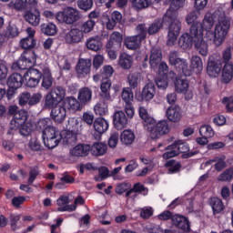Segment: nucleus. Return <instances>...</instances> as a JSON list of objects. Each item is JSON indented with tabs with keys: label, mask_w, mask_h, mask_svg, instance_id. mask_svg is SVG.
I'll return each instance as SVG.
<instances>
[{
	"label": "nucleus",
	"mask_w": 233,
	"mask_h": 233,
	"mask_svg": "<svg viewBox=\"0 0 233 233\" xmlns=\"http://www.w3.org/2000/svg\"><path fill=\"white\" fill-rule=\"evenodd\" d=\"M149 59H163V52L161 51V48L157 46L152 47Z\"/></svg>",
	"instance_id": "64"
},
{
	"label": "nucleus",
	"mask_w": 233,
	"mask_h": 233,
	"mask_svg": "<svg viewBox=\"0 0 233 233\" xmlns=\"http://www.w3.org/2000/svg\"><path fill=\"white\" fill-rule=\"evenodd\" d=\"M89 152L90 146L85 144H79L70 149V154L75 157H85L86 156H88Z\"/></svg>",
	"instance_id": "26"
},
{
	"label": "nucleus",
	"mask_w": 233,
	"mask_h": 233,
	"mask_svg": "<svg viewBox=\"0 0 233 233\" xmlns=\"http://www.w3.org/2000/svg\"><path fill=\"white\" fill-rule=\"evenodd\" d=\"M28 147L33 152H39L41 150V142L36 137L31 138Z\"/></svg>",
	"instance_id": "63"
},
{
	"label": "nucleus",
	"mask_w": 233,
	"mask_h": 233,
	"mask_svg": "<svg viewBox=\"0 0 233 233\" xmlns=\"http://www.w3.org/2000/svg\"><path fill=\"white\" fill-rule=\"evenodd\" d=\"M78 100L83 105L92 101V89L90 87H82L78 91Z\"/></svg>",
	"instance_id": "34"
},
{
	"label": "nucleus",
	"mask_w": 233,
	"mask_h": 233,
	"mask_svg": "<svg viewBox=\"0 0 233 233\" xmlns=\"http://www.w3.org/2000/svg\"><path fill=\"white\" fill-rule=\"evenodd\" d=\"M111 86H112V82L110 80L104 81L100 85L101 97H103V99H106V101H109V99H111V96H110Z\"/></svg>",
	"instance_id": "41"
},
{
	"label": "nucleus",
	"mask_w": 233,
	"mask_h": 233,
	"mask_svg": "<svg viewBox=\"0 0 233 233\" xmlns=\"http://www.w3.org/2000/svg\"><path fill=\"white\" fill-rule=\"evenodd\" d=\"M96 26V20L89 19L81 25L82 34H90Z\"/></svg>",
	"instance_id": "51"
},
{
	"label": "nucleus",
	"mask_w": 233,
	"mask_h": 233,
	"mask_svg": "<svg viewBox=\"0 0 233 233\" xmlns=\"http://www.w3.org/2000/svg\"><path fill=\"white\" fill-rule=\"evenodd\" d=\"M199 134L202 137H214V129L208 125H204L199 129Z\"/></svg>",
	"instance_id": "52"
},
{
	"label": "nucleus",
	"mask_w": 233,
	"mask_h": 233,
	"mask_svg": "<svg viewBox=\"0 0 233 233\" xmlns=\"http://www.w3.org/2000/svg\"><path fill=\"white\" fill-rule=\"evenodd\" d=\"M28 119V112L25 110H20L14 115V117L10 123L11 130H17L20 127H23L26 120Z\"/></svg>",
	"instance_id": "11"
},
{
	"label": "nucleus",
	"mask_w": 233,
	"mask_h": 233,
	"mask_svg": "<svg viewBox=\"0 0 233 233\" xmlns=\"http://www.w3.org/2000/svg\"><path fill=\"white\" fill-rule=\"evenodd\" d=\"M94 110L96 116H106V114H108V104L103 100H100L94 106Z\"/></svg>",
	"instance_id": "45"
},
{
	"label": "nucleus",
	"mask_w": 233,
	"mask_h": 233,
	"mask_svg": "<svg viewBox=\"0 0 233 233\" xmlns=\"http://www.w3.org/2000/svg\"><path fill=\"white\" fill-rule=\"evenodd\" d=\"M91 154L92 156L99 157V156H105L106 154L107 147L105 143H95L91 147Z\"/></svg>",
	"instance_id": "40"
},
{
	"label": "nucleus",
	"mask_w": 233,
	"mask_h": 233,
	"mask_svg": "<svg viewBox=\"0 0 233 233\" xmlns=\"http://www.w3.org/2000/svg\"><path fill=\"white\" fill-rule=\"evenodd\" d=\"M42 139L46 148H56V147H57V145H59V142L61 141V133L59 132V130H57V128L51 126L50 127H47L43 131Z\"/></svg>",
	"instance_id": "6"
},
{
	"label": "nucleus",
	"mask_w": 233,
	"mask_h": 233,
	"mask_svg": "<svg viewBox=\"0 0 233 233\" xmlns=\"http://www.w3.org/2000/svg\"><path fill=\"white\" fill-rule=\"evenodd\" d=\"M138 112L139 116L144 121V128L148 133L150 139H159L161 136L170 132L168 123L165 120L156 123V119L148 116V111L145 106H140Z\"/></svg>",
	"instance_id": "2"
},
{
	"label": "nucleus",
	"mask_w": 233,
	"mask_h": 233,
	"mask_svg": "<svg viewBox=\"0 0 233 233\" xmlns=\"http://www.w3.org/2000/svg\"><path fill=\"white\" fill-rule=\"evenodd\" d=\"M228 30H230V20L222 18L218 21L214 33H209L213 37V43L216 46H221V45H223V41H225V37H227Z\"/></svg>",
	"instance_id": "5"
},
{
	"label": "nucleus",
	"mask_w": 233,
	"mask_h": 233,
	"mask_svg": "<svg viewBox=\"0 0 233 233\" xmlns=\"http://www.w3.org/2000/svg\"><path fill=\"white\" fill-rule=\"evenodd\" d=\"M173 148H176L178 154H187V152H189L190 150L188 143L183 140H176L173 144L167 147V150H173Z\"/></svg>",
	"instance_id": "31"
},
{
	"label": "nucleus",
	"mask_w": 233,
	"mask_h": 233,
	"mask_svg": "<svg viewBox=\"0 0 233 233\" xmlns=\"http://www.w3.org/2000/svg\"><path fill=\"white\" fill-rule=\"evenodd\" d=\"M24 19L29 25H32V26H39V23H41V13L37 9H35L34 12L25 11Z\"/></svg>",
	"instance_id": "19"
},
{
	"label": "nucleus",
	"mask_w": 233,
	"mask_h": 233,
	"mask_svg": "<svg viewBox=\"0 0 233 233\" xmlns=\"http://www.w3.org/2000/svg\"><path fill=\"white\" fill-rule=\"evenodd\" d=\"M16 35H19V30L17 29V26L15 25H9L6 27L5 37H16Z\"/></svg>",
	"instance_id": "56"
},
{
	"label": "nucleus",
	"mask_w": 233,
	"mask_h": 233,
	"mask_svg": "<svg viewBox=\"0 0 233 233\" xmlns=\"http://www.w3.org/2000/svg\"><path fill=\"white\" fill-rule=\"evenodd\" d=\"M35 63V60L18 59L16 62L13 63L12 70H15V72H19V70H26L32 68Z\"/></svg>",
	"instance_id": "28"
},
{
	"label": "nucleus",
	"mask_w": 233,
	"mask_h": 233,
	"mask_svg": "<svg viewBox=\"0 0 233 233\" xmlns=\"http://www.w3.org/2000/svg\"><path fill=\"white\" fill-rule=\"evenodd\" d=\"M175 90L178 94H187L188 92V80H187V76H177L175 81Z\"/></svg>",
	"instance_id": "25"
},
{
	"label": "nucleus",
	"mask_w": 233,
	"mask_h": 233,
	"mask_svg": "<svg viewBox=\"0 0 233 233\" xmlns=\"http://www.w3.org/2000/svg\"><path fill=\"white\" fill-rule=\"evenodd\" d=\"M169 8L163 16L164 23L170 25L167 45L174 46L181 32V22L177 19V10L185 6V0H169Z\"/></svg>",
	"instance_id": "1"
},
{
	"label": "nucleus",
	"mask_w": 233,
	"mask_h": 233,
	"mask_svg": "<svg viewBox=\"0 0 233 233\" xmlns=\"http://www.w3.org/2000/svg\"><path fill=\"white\" fill-rule=\"evenodd\" d=\"M169 63L185 76L199 74L203 70V61L201 59H193L190 61V65L185 59H170Z\"/></svg>",
	"instance_id": "3"
},
{
	"label": "nucleus",
	"mask_w": 233,
	"mask_h": 233,
	"mask_svg": "<svg viewBox=\"0 0 233 233\" xmlns=\"http://www.w3.org/2000/svg\"><path fill=\"white\" fill-rule=\"evenodd\" d=\"M178 46L183 50H190L192 46H196V39L188 33H184L178 39Z\"/></svg>",
	"instance_id": "16"
},
{
	"label": "nucleus",
	"mask_w": 233,
	"mask_h": 233,
	"mask_svg": "<svg viewBox=\"0 0 233 233\" xmlns=\"http://www.w3.org/2000/svg\"><path fill=\"white\" fill-rule=\"evenodd\" d=\"M80 106L81 104L74 96L66 97L64 100V107L67 108L68 110H79Z\"/></svg>",
	"instance_id": "42"
},
{
	"label": "nucleus",
	"mask_w": 233,
	"mask_h": 233,
	"mask_svg": "<svg viewBox=\"0 0 233 233\" xmlns=\"http://www.w3.org/2000/svg\"><path fill=\"white\" fill-rule=\"evenodd\" d=\"M123 43V35L115 31L110 35L109 40L106 44V48H121Z\"/></svg>",
	"instance_id": "24"
},
{
	"label": "nucleus",
	"mask_w": 233,
	"mask_h": 233,
	"mask_svg": "<svg viewBox=\"0 0 233 233\" xmlns=\"http://www.w3.org/2000/svg\"><path fill=\"white\" fill-rule=\"evenodd\" d=\"M67 131L70 132H79L81 130V124L79 123V120L76 117H71L67 121L66 125Z\"/></svg>",
	"instance_id": "46"
},
{
	"label": "nucleus",
	"mask_w": 233,
	"mask_h": 233,
	"mask_svg": "<svg viewBox=\"0 0 233 233\" xmlns=\"http://www.w3.org/2000/svg\"><path fill=\"white\" fill-rule=\"evenodd\" d=\"M90 66H92L90 59H80L76 65L77 77H86L90 74Z\"/></svg>",
	"instance_id": "13"
},
{
	"label": "nucleus",
	"mask_w": 233,
	"mask_h": 233,
	"mask_svg": "<svg viewBox=\"0 0 233 233\" xmlns=\"http://www.w3.org/2000/svg\"><path fill=\"white\" fill-rule=\"evenodd\" d=\"M43 77V73L37 69L31 68L25 75L24 78L25 79V85L29 88H35L41 78Z\"/></svg>",
	"instance_id": "9"
},
{
	"label": "nucleus",
	"mask_w": 233,
	"mask_h": 233,
	"mask_svg": "<svg viewBox=\"0 0 233 233\" xmlns=\"http://www.w3.org/2000/svg\"><path fill=\"white\" fill-rule=\"evenodd\" d=\"M8 6L9 8H14L15 10L21 12L25 10V6H26V5L25 4L24 0H15V2H9Z\"/></svg>",
	"instance_id": "60"
},
{
	"label": "nucleus",
	"mask_w": 233,
	"mask_h": 233,
	"mask_svg": "<svg viewBox=\"0 0 233 233\" xmlns=\"http://www.w3.org/2000/svg\"><path fill=\"white\" fill-rule=\"evenodd\" d=\"M141 77V75L138 73L130 74L127 76V81L129 84V88L133 90L134 88H137V86L139 85V78Z\"/></svg>",
	"instance_id": "50"
},
{
	"label": "nucleus",
	"mask_w": 233,
	"mask_h": 233,
	"mask_svg": "<svg viewBox=\"0 0 233 233\" xmlns=\"http://www.w3.org/2000/svg\"><path fill=\"white\" fill-rule=\"evenodd\" d=\"M35 34V31H30L28 37H25L20 41V46L24 50H29V54H32L34 56V51H32V48L35 46V39H34V35Z\"/></svg>",
	"instance_id": "23"
},
{
	"label": "nucleus",
	"mask_w": 233,
	"mask_h": 233,
	"mask_svg": "<svg viewBox=\"0 0 233 233\" xmlns=\"http://www.w3.org/2000/svg\"><path fill=\"white\" fill-rule=\"evenodd\" d=\"M85 36L83 31L77 27L71 28V30L66 35V43L72 45V43H81V40Z\"/></svg>",
	"instance_id": "15"
},
{
	"label": "nucleus",
	"mask_w": 233,
	"mask_h": 233,
	"mask_svg": "<svg viewBox=\"0 0 233 233\" xmlns=\"http://www.w3.org/2000/svg\"><path fill=\"white\" fill-rule=\"evenodd\" d=\"M202 25L207 32L214 26V16L212 14H206Z\"/></svg>",
	"instance_id": "53"
},
{
	"label": "nucleus",
	"mask_w": 233,
	"mask_h": 233,
	"mask_svg": "<svg viewBox=\"0 0 233 233\" xmlns=\"http://www.w3.org/2000/svg\"><path fill=\"white\" fill-rule=\"evenodd\" d=\"M135 140L136 134H134V131L130 129H126L120 134V141L122 145H126L127 147H128V145H132Z\"/></svg>",
	"instance_id": "35"
},
{
	"label": "nucleus",
	"mask_w": 233,
	"mask_h": 233,
	"mask_svg": "<svg viewBox=\"0 0 233 233\" xmlns=\"http://www.w3.org/2000/svg\"><path fill=\"white\" fill-rule=\"evenodd\" d=\"M108 121L103 117H98L94 122V128L98 134H105L108 130Z\"/></svg>",
	"instance_id": "38"
},
{
	"label": "nucleus",
	"mask_w": 233,
	"mask_h": 233,
	"mask_svg": "<svg viewBox=\"0 0 233 233\" xmlns=\"http://www.w3.org/2000/svg\"><path fill=\"white\" fill-rule=\"evenodd\" d=\"M43 99L41 93L30 94L29 92H24L18 96V105L20 106H35Z\"/></svg>",
	"instance_id": "8"
},
{
	"label": "nucleus",
	"mask_w": 233,
	"mask_h": 233,
	"mask_svg": "<svg viewBox=\"0 0 233 233\" xmlns=\"http://www.w3.org/2000/svg\"><path fill=\"white\" fill-rule=\"evenodd\" d=\"M49 94L56 97V100H58L61 103L63 97H65V89L61 86H56L52 88Z\"/></svg>",
	"instance_id": "54"
},
{
	"label": "nucleus",
	"mask_w": 233,
	"mask_h": 233,
	"mask_svg": "<svg viewBox=\"0 0 233 233\" xmlns=\"http://www.w3.org/2000/svg\"><path fill=\"white\" fill-rule=\"evenodd\" d=\"M163 25H166L167 26H168V33H169L171 24L165 23V21L162 18V20L161 19L155 20V23H152L150 25V26L148 27V30H147L149 35H154V34H157V32H159V30H161V28H163Z\"/></svg>",
	"instance_id": "37"
},
{
	"label": "nucleus",
	"mask_w": 233,
	"mask_h": 233,
	"mask_svg": "<svg viewBox=\"0 0 233 233\" xmlns=\"http://www.w3.org/2000/svg\"><path fill=\"white\" fill-rule=\"evenodd\" d=\"M166 115L168 121L171 123H179L182 117L181 107L171 106L167 109Z\"/></svg>",
	"instance_id": "17"
},
{
	"label": "nucleus",
	"mask_w": 233,
	"mask_h": 233,
	"mask_svg": "<svg viewBox=\"0 0 233 233\" xmlns=\"http://www.w3.org/2000/svg\"><path fill=\"white\" fill-rule=\"evenodd\" d=\"M211 207L213 214H220V212H223V209L225 208L223 201L218 198H211Z\"/></svg>",
	"instance_id": "48"
},
{
	"label": "nucleus",
	"mask_w": 233,
	"mask_h": 233,
	"mask_svg": "<svg viewBox=\"0 0 233 233\" xmlns=\"http://www.w3.org/2000/svg\"><path fill=\"white\" fill-rule=\"evenodd\" d=\"M68 197L67 196H61L56 200V205L59 207L57 208L58 212H74L76 210V206L68 205Z\"/></svg>",
	"instance_id": "22"
},
{
	"label": "nucleus",
	"mask_w": 233,
	"mask_h": 233,
	"mask_svg": "<svg viewBox=\"0 0 233 233\" xmlns=\"http://www.w3.org/2000/svg\"><path fill=\"white\" fill-rule=\"evenodd\" d=\"M56 19L59 21V23H65L66 25H74V23H77L79 19H81V15L79 11L73 7H66L62 12H58L56 15Z\"/></svg>",
	"instance_id": "7"
},
{
	"label": "nucleus",
	"mask_w": 233,
	"mask_h": 233,
	"mask_svg": "<svg viewBox=\"0 0 233 233\" xmlns=\"http://www.w3.org/2000/svg\"><path fill=\"white\" fill-rule=\"evenodd\" d=\"M51 119L58 125L66 119V108L65 106H55L51 110Z\"/></svg>",
	"instance_id": "14"
},
{
	"label": "nucleus",
	"mask_w": 233,
	"mask_h": 233,
	"mask_svg": "<svg viewBox=\"0 0 233 233\" xmlns=\"http://www.w3.org/2000/svg\"><path fill=\"white\" fill-rule=\"evenodd\" d=\"M77 6L80 10H85V12L91 10L92 6H94L93 0H78Z\"/></svg>",
	"instance_id": "55"
},
{
	"label": "nucleus",
	"mask_w": 233,
	"mask_h": 233,
	"mask_svg": "<svg viewBox=\"0 0 233 233\" xmlns=\"http://www.w3.org/2000/svg\"><path fill=\"white\" fill-rule=\"evenodd\" d=\"M114 125L117 130H123L128 125V118L123 111H116L114 116Z\"/></svg>",
	"instance_id": "21"
},
{
	"label": "nucleus",
	"mask_w": 233,
	"mask_h": 233,
	"mask_svg": "<svg viewBox=\"0 0 233 233\" xmlns=\"http://www.w3.org/2000/svg\"><path fill=\"white\" fill-rule=\"evenodd\" d=\"M205 26L201 22H194L189 28V35L195 39V48L202 57L208 56V46L203 41Z\"/></svg>",
	"instance_id": "4"
},
{
	"label": "nucleus",
	"mask_w": 233,
	"mask_h": 233,
	"mask_svg": "<svg viewBox=\"0 0 233 233\" xmlns=\"http://www.w3.org/2000/svg\"><path fill=\"white\" fill-rule=\"evenodd\" d=\"M23 76L19 73H13L7 79V86L13 90H17L21 88L24 83Z\"/></svg>",
	"instance_id": "20"
},
{
	"label": "nucleus",
	"mask_w": 233,
	"mask_h": 233,
	"mask_svg": "<svg viewBox=\"0 0 233 233\" xmlns=\"http://www.w3.org/2000/svg\"><path fill=\"white\" fill-rule=\"evenodd\" d=\"M59 103L60 102L56 97H55L51 93H47L45 97L44 106L45 108H54V106H57Z\"/></svg>",
	"instance_id": "47"
},
{
	"label": "nucleus",
	"mask_w": 233,
	"mask_h": 233,
	"mask_svg": "<svg viewBox=\"0 0 233 233\" xmlns=\"http://www.w3.org/2000/svg\"><path fill=\"white\" fill-rule=\"evenodd\" d=\"M123 19V15L119 11H114L110 17H107V22L106 23V27L107 30H114L117 23H121Z\"/></svg>",
	"instance_id": "29"
},
{
	"label": "nucleus",
	"mask_w": 233,
	"mask_h": 233,
	"mask_svg": "<svg viewBox=\"0 0 233 233\" xmlns=\"http://www.w3.org/2000/svg\"><path fill=\"white\" fill-rule=\"evenodd\" d=\"M132 3L133 8L135 10H143L148 8V2L147 0H130Z\"/></svg>",
	"instance_id": "58"
},
{
	"label": "nucleus",
	"mask_w": 233,
	"mask_h": 233,
	"mask_svg": "<svg viewBox=\"0 0 233 233\" xmlns=\"http://www.w3.org/2000/svg\"><path fill=\"white\" fill-rule=\"evenodd\" d=\"M223 60L221 59H209L207 66V73L209 77H218L223 68Z\"/></svg>",
	"instance_id": "10"
},
{
	"label": "nucleus",
	"mask_w": 233,
	"mask_h": 233,
	"mask_svg": "<svg viewBox=\"0 0 233 233\" xmlns=\"http://www.w3.org/2000/svg\"><path fill=\"white\" fill-rule=\"evenodd\" d=\"M143 194V196H147L148 194V189H147V187H145V186H143L141 183H137L133 186V188L129 189L127 193H126V198H136V195L132 194Z\"/></svg>",
	"instance_id": "36"
},
{
	"label": "nucleus",
	"mask_w": 233,
	"mask_h": 233,
	"mask_svg": "<svg viewBox=\"0 0 233 233\" xmlns=\"http://www.w3.org/2000/svg\"><path fill=\"white\" fill-rule=\"evenodd\" d=\"M121 98L124 101L125 105H132L134 101V92L130 87H124L121 93Z\"/></svg>",
	"instance_id": "44"
},
{
	"label": "nucleus",
	"mask_w": 233,
	"mask_h": 233,
	"mask_svg": "<svg viewBox=\"0 0 233 233\" xmlns=\"http://www.w3.org/2000/svg\"><path fill=\"white\" fill-rule=\"evenodd\" d=\"M172 223L184 232H190V223L187 218L181 215H173Z\"/></svg>",
	"instance_id": "18"
},
{
	"label": "nucleus",
	"mask_w": 233,
	"mask_h": 233,
	"mask_svg": "<svg viewBox=\"0 0 233 233\" xmlns=\"http://www.w3.org/2000/svg\"><path fill=\"white\" fill-rule=\"evenodd\" d=\"M54 83V78H52V74L50 73V68L44 67L43 68V80L42 86L46 90H50L52 88V85Z\"/></svg>",
	"instance_id": "33"
},
{
	"label": "nucleus",
	"mask_w": 233,
	"mask_h": 233,
	"mask_svg": "<svg viewBox=\"0 0 233 233\" xmlns=\"http://www.w3.org/2000/svg\"><path fill=\"white\" fill-rule=\"evenodd\" d=\"M222 105H225L226 110L228 113L233 112V107L230 105H233V96H224L221 100Z\"/></svg>",
	"instance_id": "62"
},
{
	"label": "nucleus",
	"mask_w": 233,
	"mask_h": 233,
	"mask_svg": "<svg viewBox=\"0 0 233 233\" xmlns=\"http://www.w3.org/2000/svg\"><path fill=\"white\" fill-rule=\"evenodd\" d=\"M233 79V64L224 60L221 72V82L224 85H228Z\"/></svg>",
	"instance_id": "12"
},
{
	"label": "nucleus",
	"mask_w": 233,
	"mask_h": 233,
	"mask_svg": "<svg viewBox=\"0 0 233 233\" xmlns=\"http://www.w3.org/2000/svg\"><path fill=\"white\" fill-rule=\"evenodd\" d=\"M42 34L45 35H56L57 34V26L54 23H46L40 25Z\"/></svg>",
	"instance_id": "43"
},
{
	"label": "nucleus",
	"mask_w": 233,
	"mask_h": 233,
	"mask_svg": "<svg viewBox=\"0 0 233 233\" xmlns=\"http://www.w3.org/2000/svg\"><path fill=\"white\" fill-rule=\"evenodd\" d=\"M166 167H168V174H176V172H179V168H181V164L174 160H169L166 164Z\"/></svg>",
	"instance_id": "57"
},
{
	"label": "nucleus",
	"mask_w": 233,
	"mask_h": 233,
	"mask_svg": "<svg viewBox=\"0 0 233 233\" xmlns=\"http://www.w3.org/2000/svg\"><path fill=\"white\" fill-rule=\"evenodd\" d=\"M217 179L218 181H222L224 183H230L233 179V167L226 169L218 177Z\"/></svg>",
	"instance_id": "49"
},
{
	"label": "nucleus",
	"mask_w": 233,
	"mask_h": 233,
	"mask_svg": "<svg viewBox=\"0 0 233 233\" xmlns=\"http://www.w3.org/2000/svg\"><path fill=\"white\" fill-rule=\"evenodd\" d=\"M154 216V209L151 207H144L140 209V218L142 219H148Z\"/></svg>",
	"instance_id": "61"
},
{
	"label": "nucleus",
	"mask_w": 233,
	"mask_h": 233,
	"mask_svg": "<svg viewBox=\"0 0 233 233\" xmlns=\"http://www.w3.org/2000/svg\"><path fill=\"white\" fill-rule=\"evenodd\" d=\"M86 47L88 50L98 52V50L103 48V42H101V38H99V36L91 37L86 42Z\"/></svg>",
	"instance_id": "39"
},
{
	"label": "nucleus",
	"mask_w": 233,
	"mask_h": 233,
	"mask_svg": "<svg viewBox=\"0 0 233 233\" xmlns=\"http://www.w3.org/2000/svg\"><path fill=\"white\" fill-rule=\"evenodd\" d=\"M60 139H62L64 145L74 146L77 143V135L73 131H63L60 134Z\"/></svg>",
	"instance_id": "32"
},
{
	"label": "nucleus",
	"mask_w": 233,
	"mask_h": 233,
	"mask_svg": "<svg viewBox=\"0 0 233 233\" xmlns=\"http://www.w3.org/2000/svg\"><path fill=\"white\" fill-rule=\"evenodd\" d=\"M142 41L137 35L127 36L124 39V45L128 50H137L141 46Z\"/></svg>",
	"instance_id": "30"
},
{
	"label": "nucleus",
	"mask_w": 233,
	"mask_h": 233,
	"mask_svg": "<svg viewBox=\"0 0 233 233\" xmlns=\"http://www.w3.org/2000/svg\"><path fill=\"white\" fill-rule=\"evenodd\" d=\"M211 162L215 163V170L217 172H221L224 168H227V162H225V158L222 157H216Z\"/></svg>",
	"instance_id": "59"
},
{
	"label": "nucleus",
	"mask_w": 233,
	"mask_h": 233,
	"mask_svg": "<svg viewBox=\"0 0 233 233\" xmlns=\"http://www.w3.org/2000/svg\"><path fill=\"white\" fill-rule=\"evenodd\" d=\"M154 96H156V86L154 83L149 82L142 89L141 100L150 101L154 99Z\"/></svg>",
	"instance_id": "27"
}]
</instances>
